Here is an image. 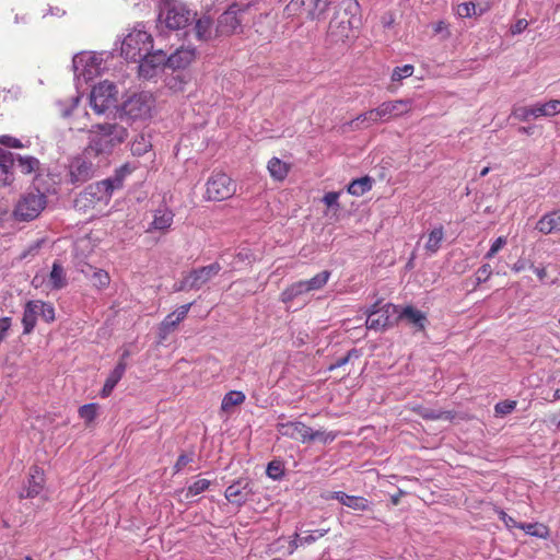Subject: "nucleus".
<instances>
[{
    "instance_id": "e433bc0d",
    "label": "nucleus",
    "mask_w": 560,
    "mask_h": 560,
    "mask_svg": "<svg viewBox=\"0 0 560 560\" xmlns=\"http://www.w3.org/2000/svg\"><path fill=\"white\" fill-rule=\"evenodd\" d=\"M330 271L328 270H324L317 275H315L313 278L308 279V280H301L305 287V290L307 293L312 292V291H318L320 289H323L329 278H330Z\"/></svg>"
},
{
    "instance_id": "7ed1b4c3",
    "label": "nucleus",
    "mask_w": 560,
    "mask_h": 560,
    "mask_svg": "<svg viewBox=\"0 0 560 560\" xmlns=\"http://www.w3.org/2000/svg\"><path fill=\"white\" fill-rule=\"evenodd\" d=\"M47 206V196L38 188H30L18 199L13 218L19 222H30L39 217Z\"/></svg>"
},
{
    "instance_id": "20e7f679",
    "label": "nucleus",
    "mask_w": 560,
    "mask_h": 560,
    "mask_svg": "<svg viewBox=\"0 0 560 560\" xmlns=\"http://www.w3.org/2000/svg\"><path fill=\"white\" fill-rule=\"evenodd\" d=\"M194 18L195 14L182 0H162L159 19L170 30L184 28Z\"/></svg>"
},
{
    "instance_id": "c03bdc74",
    "label": "nucleus",
    "mask_w": 560,
    "mask_h": 560,
    "mask_svg": "<svg viewBox=\"0 0 560 560\" xmlns=\"http://www.w3.org/2000/svg\"><path fill=\"white\" fill-rule=\"evenodd\" d=\"M328 532H329V528H326V529H319V530L312 532L308 535L303 536V537H299V535H295L298 540H294L292 542V546L298 547L299 545L300 546L310 545V544L316 541L317 538L324 537Z\"/></svg>"
},
{
    "instance_id": "412c9836",
    "label": "nucleus",
    "mask_w": 560,
    "mask_h": 560,
    "mask_svg": "<svg viewBox=\"0 0 560 560\" xmlns=\"http://www.w3.org/2000/svg\"><path fill=\"white\" fill-rule=\"evenodd\" d=\"M15 162L13 153L0 149V187L10 186L14 182V173L12 171Z\"/></svg>"
},
{
    "instance_id": "f3484780",
    "label": "nucleus",
    "mask_w": 560,
    "mask_h": 560,
    "mask_svg": "<svg viewBox=\"0 0 560 560\" xmlns=\"http://www.w3.org/2000/svg\"><path fill=\"white\" fill-rule=\"evenodd\" d=\"M45 487V474L38 466H32L30 468L27 482L23 490L20 492V498H35L37 497Z\"/></svg>"
},
{
    "instance_id": "5fc2aeb1",
    "label": "nucleus",
    "mask_w": 560,
    "mask_h": 560,
    "mask_svg": "<svg viewBox=\"0 0 560 560\" xmlns=\"http://www.w3.org/2000/svg\"><path fill=\"white\" fill-rule=\"evenodd\" d=\"M267 475L273 480L280 479L283 476V467L280 462L272 460L267 466Z\"/></svg>"
},
{
    "instance_id": "9b49d317",
    "label": "nucleus",
    "mask_w": 560,
    "mask_h": 560,
    "mask_svg": "<svg viewBox=\"0 0 560 560\" xmlns=\"http://www.w3.org/2000/svg\"><path fill=\"white\" fill-rule=\"evenodd\" d=\"M220 270L221 266L219 262L194 269L175 285V291L198 290L215 277Z\"/></svg>"
},
{
    "instance_id": "338daca9",
    "label": "nucleus",
    "mask_w": 560,
    "mask_h": 560,
    "mask_svg": "<svg viewBox=\"0 0 560 560\" xmlns=\"http://www.w3.org/2000/svg\"><path fill=\"white\" fill-rule=\"evenodd\" d=\"M131 171L129 170L128 165L121 166L116 174V178L112 179L114 182L115 188H118L122 184L124 176L126 174H129Z\"/></svg>"
},
{
    "instance_id": "f257e3e1",
    "label": "nucleus",
    "mask_w": 560,
    "mask_h": 560,
    "mask_svg": "<svg viewBox=\"0 0 560 560\" xmlns=\"http://www.w3.org/2000/svg\"><path fill=\"white\" fill-rule=\"evenodd\" d=\"M127 137V129L117 122L93 125L89 131V143L84 154L90 158L107 159Z\"/></svg>"
},
{
    "instance_id": "5701e85b",
    "label": "nucleus",
    "mask_w": 560,
    "mask_h": 560,
    "mask_svg": "<svg viewBox=\"0 0 560 560\" xmlns=\"http://www.w3.org/2000/svg\"><path fill=\"white\" fill-rule=\"evenodd\" d=\"M248 481L240 479L230 485L224 492L226 500L233 504L241 505L247 500L249 493Z\"/></svg>"
},
{
    "instance_id": "72a5a7b5",
    "label": "nucleus",
    "mask_w": 560,
    "mask_h": 560,
    "mask_svg": "<svg viewBox=\"0 0 560 560\" xmlns=\"http://www.w3.org/2000/svg\"><path fill=\"white\" fill-rule=\"evenodd\" d=\"M20 172L24 175L37 174L40 171V162L32 155H16L15 158Z\"/></svg>"
},
{
    "instance_id": "bf43d9fd",
    "label": "nucleus",
    "mask_w": 560,
    "mask_h": 560,
    "mask_svg": "<svg viewBox=\"0 0 560 560\" xmlns=\"http://www.w3.org/2000/svg\"><path fill=\"white\" fill-rule=\"evenodd\" d=\"M492 275V268L489 264L480 266L476 272L478 283L486 282Z\"/></svg>"
},
{
    "instance_id": "680f3d73",
    "label": "nucleus",
    "mask_w": 560,
    "mask_h": 560,
    "mask_svg": "<svg viewBox=\"0 0 560 560\" xmlns=\"http://www.w3.org/2000/svg\"><path fill=\"white\" fill-rule=\"evenodd\" d=\"M0 144L5 145L8 148H15V149H20V148L24 147L22 144L21 140H19L18 138L8 136V135L0 136Z\"/></svg>"
},
{
    "instance_id": "2eb2a0df",
    "label": "nucleus",
    "mask_w": 560,
    "mask_h": 560,
    "mask_svg": "<svg viewBox=\"0 0 560 560\" xmlns=\"http://www.w3.org/2000/svg\"><path fill=\"white\" fill-rule=\"evenodd\" d=\"M378 122L388 121L392 118L402 116L410 112V100H396L383 102L376 108H373Z\"/></svg>"
},
{
    "instance_id": "69168bd1",
    "label": "nucleus",
    "mask_w": 560,
    "mask_h": 560,
    "mask_svg": "<svg viewBox=\"0 0 560 560\" xmlns=\"http://www.w3.org/2000/svg\"><path fill=\"white\" fill-rule=\"evenodd\" d=\"M498 514H499L500 520L505 524L506 527H509V528H513V527L520 528V524L521 523H517L513 517L509 516L504 511L500 510L498 512Z\"/></svg>"
},
{
    "instance_id": "8fccbe9b",
    "label": "nucleus",
    "mask_w": 560,
    "mask_h": 560,
    "mask_svg": "<svg viewBox=\"0 0 560 560\" xmlns=\"http://www.w3.org/2000/svg\"><path fill=\"white\" fill-rule=\"evenodd\" d=\"M110 282V277L108 272L103 269H96L93 273V284L97 289H104L108 287Z\"/></svg>"
},
{
    "instance_id": "603ef678",
    "label": "nucleus",
    "mask_w": 560,
    "mask_h": 560,
    "mask_svg": "<svg viewBox=\"0 0 560 560\" xmlns=\"http://www.w3.org/2000/svg\"><path fill=\"white\" fill-rule=\"evenodd\" d=\"M311 436H312V442L319 441L323 444H328V443H331L337 438V433L326 432V431H322V430L313 431L311 429Z\"/></svg>"
},
{
    "instance_id": "13d9d810",
    "label": "nucleus",
    "mask_w": 560,
    "mask_h": 560,
    "mask_svg": "<svg viewBox=\"0 0 560 560\" xmlns=\"http://www.w3.org/2000/svg\"><path fill=\"white\" fill-rule=\"evenodd\" d=\"M194 460V453L189 454H180L173 467L174 474H178L180 470H183L184 467H186L188 464H190Z\"/></svg>"
},
{
    "instance_id": "a18cd8bd",
    "label": "nucleus",
    "mask_w": 560,
    "mask_h": 560,
    "mask_svg": "<svg viewBox=\"0 0 560 560\" xmlns=\"http://www.w3.org/2000/svg\"><path fill=\"white\" fill-rule=\"evenodd\" d=\"M210 486V481L207 479H199L190 485L185 493L186 499H190L206 491Z\"/></svg>"
},
{
    "instance_id": "0e129e2a",
    "label": "nucleus",
    "mask_w": 560,
    "mask_h": 560,
    "mask_svg": "<svg viewBox=\"0 0 560 560\" xmlns=\"http://www.w3.org/2000/svg\"><path fill=\"white\" fill-rule=\"evenodd\" d=\"M528 26V22L526 19L517 20L510 28L512 35H517L524 32Z\"/></svg>"
},
{
    "instance_id": "052dcab7",
    "label": "nucleus",
    "mask_w": 560,
    "mask_h": 560,
    "mask_svg": "<svg viewBox=\"0 0 560 560\" xmlns=\"http://www.w3.org/2000/svg\"><path fill=\"white\" fill-rule=\"evenodd\" d=\"M506 244V238L504 236L498 237L491 245L490 249L487 252L485 258L491 259L495 256V254Z\"/></svg>"
},
{
    "instance_id": "1a4fd4ad",
    "label": "nucleus",
    "mask_w": 560,
    "mask_h": 560,
    "mask_svg": "<svg viewBox=\"0 0 560 560\" xmlns=\"http://www.w3.org/2000/svg\"><path fill=\"white\" fill-rule=\"evenodd\" d=\"M245 13V7L237 3L230 5L218 19L217 33L225 36L242 33V22Z\"/></svg>"
},
{
    "instance_id": "7c9ffc66",
    "label": "nucleus",
    "mask_w": 560,
    "mask_h": 560,
    "mask_svg": "<svg viewBox=\"0 0 560 560\" xmlns=\"http://www.w3.org/2000/svg\"><path fill=\"white\" fill-rule=\"evenodd\" d=\"M126 370L124 368L122 363H117L114 370L109 373L107 376L104 386L101 390V397L107 398L112 395L115 386L118 384V382L122 378Z\"/></svg>"
},
{
    "instance_id": "f8f14e48",
    "label": "nucleus",
    "mask_w": 560,
    "mask_h": 560,
    "mask_svg": "<svg viewBox=\"0 0 560 560\" xmlns=\"http://www.w3.org/2000/svg\"><path fill=\"white\" fill-rule=\"evenodd\" d=\"M116 86L109 81L100 82L92 89L90 104L96 114L105 113L116 102Z\"/></svg>"
},
{
    "instance_id": "aec40b11",
    "label": "nucleus",
    "mask_w": 560,
    "mask_h": 560,
    "mask_svg": "<svg viewBox=\"0 0 560 560\" xmlns=\"http://www.w3.org/2000/svg\"><path fill=\"white\" fill-rule=\"evenodd\" d=\"M92 173V164L81 158L74 159L69 166V177L72 184L86 182Z\"/></svg>"
},
{
    "instance_id": "2f4dec72",
    "label": "nucleus",
    "mask_w": 560,
    "mask_h": 560,
    "mask_svg": "<svg viewBox=\"0 0 560 560\" xmlns=\"http://www.w3.org/2000/svg\"><path fill=\"white\" fill-rule=\"evenodd\" d=\"M305 287L303 282L296 281L291 284H289L279 295V300L285 304L290 305L293 301L301 298L302 295L306 294Z\"/></svg>"
},
{
    "instance_id": "3c124183",
    "label": "nucleus",
    "mask_w": 560,
    "mask_h": 560,
    "mask_svg": "<svg viewBox=\"0 0 560 560\" xmlns=\"http://www.w3.org/2000/svg\"><path fill=\"white\" fill-rule=\"evenodd\" d=\"M512 115L521 121H528L530 118H535L534 105L514 108Z\"/></svg>"
},
{
    "instance_id": "c85d7f7f",
    "label": "nucleus",
    "mask_w": 560,
    "mask_h": 560,
    "mask_svg": "<svg viewBox=\"0 0 560 560\" xmlns=\"http://www.w3.org/2000/svg\"><path fill=\"white\" fill-rule=\"evenodd\" d=\"M79 103H80V97L79 96L73 97L70 107L63 109L61 115L63 117L68 118V117H71L74 113L82 112V118L84 119V121L81 124V122H79V121L73 119L70 122V129H74V130H78V131H83L88 127L86 120L89 118V114H88L86 110L80 109Z\"/></svg>"
},
{
    "instance_id": "09e8293b",
    "label": "nucleus",
    "mask_w": 560,
    "mask_h": 560,
    "mask_svg": "<svg viewBox=\"0 0 560 560\" xmlns=\"http://www.w3.org/2000/svg\"><path fill=\"white\" fill-rule=\"evenodd\" d=\"M413 70H415V68L412 65H405L402 67H396L392 73V81L400 82L402 79L411 77L413 73Z\"/></svg>"
},
{
    "instance_id": "a211bd4d",
    "label": "nucleus",
    "mask_w": 560,
    "mask_h": 560,
    "mask_svg": "<svg viewBox=\"0 0 560 560\" xmlns=\"http://www.w3.org/2000/svg\"><path fill=\"white\" fill-rule=\"evenodd\" d=\"M191 305H192V303L180 305L176 311L168 314L161 322V324L159 326V337L161 339H166L167 336L173 330H175L177 325L186 318Z\"/></svg>"
},
{
    "instance_id": "f03ea898",
    "label": "nucleus",
    "mask_w": 560,
    "mask_h": 560,
    "mask_svg": "<svg viewBox=\"0 0 560 560\" xmlns=\"http://www.w3.org/2000/svg\"><path fill=\"white\" fill-rule=\"evenodd\" d=\"M360 25L359 3L343 0L329 22L327 39L334 45L348 44L357 38Z\"/></svg>"
},
{
    "instance_id": "39448f33",
    "label": "nucleus",
    "mask_w": 560,
    "mask_h": 560,
    "mask_svg": "<svg viewBox=\"0 0 560 560\" xmlns=\"http://www.w3.org/2000/svg\"><path fill=\"white\" fill-rule=\"evenodd\" d=\"M115 189L110 178L90 184L75 199L74 205L79 210L93 209L100 202L107 203Z\"/></svg>"
},
{
    "instance_id": "49530a36",
    "label": "nucleus",
    "mask_w": 560,
    "mask_h": 560,
    "mask_svg": "<svg viewBox=\"0 0 560 560\" xmlns=\"http://www.w3.org/2000/svg\"><path fill=\"white\" fill-rule=\"evenodd\" d=\"M412 411H415L421 418L427 419V420H438V419L443 418V416L446 413L443 411L424 408L422 406L412 407Z\"/></svg>"
},
{
    "instance_id": "6ab92c4d",
    "label": "nucleus",
    "mask_w": 560,
    "mask_h": 560,
    "mask_svg": "<svg viewBox=\"0 0 560 560\" xmlns=\"http://www.w3.org/2000/svg\"><path fill=\"white\" fill-rule=\"evenodd\" d=\"M196 59V50L191 47H180L175 52L166 56L167 67L177 70L185 69Z\"/></svg>"
},
{
    "instance_id": "864d4df0",
    "label": "nucleus",
    "mask_w": 560,
    "mask_h": 560,
    "mask_svg": "<svg viewBox=\"0 0 560 560\" xmlns=\"http://www.w3.org/2000/svg\"><path fill=\"white\" fill-rule=\"evenodd\" d=\"M516 404L517 402L515 400H503L498 402L494 406L495 415L505 416L508 413H511L515 409Z\"/></svg>"
},
{
    "instance_id": "423d86ee",
    "label": "nucleus",
    "mask_w": 560,
    "mask_h": 560,
    "mask_svg": "<svg viewBox=\"0 0 560 560\" xmlns=\"http://www.w3.org/2000/svg\"><path fill=\"white\" fill-rule=\"evenodd\" d=\"M152 36L145 31L130 32L121 43V56L126 60L138 62L151 48Z\"/></svg>"
},
{
    "instance_id": "ddd939ff",
    "label": "nucleus",
    "mask_w": 560,
    "mask_h": 560,
    "mask_svg": "<svg viewBox=\"0 0 560 560\" xmlns=\"http://www.w3.org/2000/svg\"><path fill=\"white\" fill-rule=\"evenodd\" d=\"M138 62L139 75L143 79H152L167 67L166 54L161 49L153 52L149 50Z\"/></svg>"
},
{
    "instance_id": "cd10ccee",
    "label": "nucleus",
    "mask_w": 560,
    "mask_h": 560,
    "mask_svg": "<svg viewBox=\"0 0 560 560\" xmlns=\"http://www.w3.org/2000/svg\"><path fill=\"white\" fill-rule=\"evenodd\" d=\"M536 229L544 234L560 232V211H552L542 215L538 220Z\"/></svg>"
},
{
    "instance_id": "4468645a",
    "label": "nucleus",
    "mask_w": 560,
    "mask_h": 560,
    "mask_svg": "<svg viewBox=\"0 0 560 560\" xmlns=\"http://www.w3.org/2000/svg\"><path fill=\"white\" fill-rule=\"evenodd\" d=\"M152 106V95L142 92L133 94L124 103V112L132 119H142L150 116Z\"/></svg>"
},
{
    "instance_id": "de8ad7c7",
    "label": "nucleus",
    "mask_w": 560,
    "mask_h": 560,
    "mask_svg": "<svg viewBox=\"0 0 560 560\" xmlns=\"http://www.w3.org/2000/svg\"><path fill=\"white\" fill-rule=\"evenodd\" d=\"M38 305H42V306H38L40 317L46 323H52L56 318L55 307L52 306V304L48 303V302H44L42 300H38Z\"/></svg>"
},
{
    "instance_id": "ea45409f",
    "label": "nucleus",
    "mask_w": 560,
    "mask_h": 560,
    "mask_svg": "<svg viewBox=\"0 0 560 560\" xmlns=\"http://www.w3.org/2000/svg\"><path fill=\"white\" fill-rule=\"evenodd\" d=\"M520 529L524 530L527 535L545 539L550 534L549 527L540 523H521Z\"/></svg>"
},
{
    "instance_id": "6e6d98bb",
    "label": "nucleus",
    "mask_w": 560,
    "mask_h": 560,
    "mask_svg": "<svg viewBox=\"0 0 560 560\" xmlns=\"http://www.w3.org/2000/svg\"><path fill=\"white\" fill-rule=\"evenodd\" d=\"M456 13L460 18H470L476 15V4L474 2H464L458 4Z\"/></svg>"
},
{
    "instance_id": "e2e57ef3",
    "label": "nucleus",
    "mask_w": 560,
    "mask_h": 560,
    "mask_svg": "<svg viewBox=\"0 0 560 560\" xmlns=\"http://www.w3.org/2000/svg\"><path fill=\"white\" fill-rule=\"evenodd\" d=\"M12 325L11 317H1L0 318V342H2L7 338V334L10 330Z\"/></svg>"
},
{
    "instance_id": "c756f323",
    "label": "nucleus",
    "mask_w": 560,
    "mask_h": 560,
    "mask_svg": "<svg viewBox=\"0 0 560 560\" xmlns=\"http://www.w3.org/2000/svg\"><path fill=\"white\" fill-rule=\"evenodd\" d=\"M267 168L273 180L283 182L290 173L291 165L275 156L269 160Z\"/></svg>"
},
{
    "instance_id": "dca6fc26",
    "label": "nucleus",
    "mask_w": 560,
    "mask_h": 560,
    "mask_svg": "<svg viewBox=\"0 0 560 560\" xmlns=\"http://www.w3.org/2000/svg\"><path fill=\"white\" fill-rule=\"evenodd\" d=\"M277 430L281 435L301 443L312 442L311 428L303 422L289 421L285 423H278Z\"/></svg>"
},
{
    "instance_id": "bb28decb",
    "label": "nucleus",
    "mask_w": 560,
    "mask_h": 560,
    "mask_svg": "<svg viewBox=\"0 0 560 560\" xmlns=\"http://www.w3.org/2000/svg\"><path fill=\"white\" fill-rule=\"evenodd\" d=\"M397 318L408 320V323L411 324L419 331H423L425 329V315L421 311L415 308L413 306H406L397 316Z\"/></svg>"
},
{
    "instance_id": "774afa93",
    "label": "nucleus",
    "mask_w": 560,
    "mask_h": 560,
    "mask_svg": "<svg viewBox=\"0 0 560 560\" xmlns=\"http://www.w3.org/2000/svg\"><path fill=\"white\" fill-rule=\"evenodd\" d=\"M338 199H339V192L330 191L324 196L323 201L325 202V205L327 207H332V206H338Z\"/></svg>"
},
{
    "instance_id": "4be33fe9",
    "label": "nucleus",
    "mask_w": 560,
    "mask_h": 560,
    "mask_svg": "<svg viewBox=\"0 0 560 560\" xmlns=\"http://www.w3.org/2000/svg\"><path fill=\"white\" fill-rule=\"evenodd\" d=\"M378 124L374 109H370L358 115L354 119L345 122L341 126L343 132L358 131Z\"/></svg>"
},
{
    "instance_id": "6e6552de",
    "label": "nucleus",
    "mask_w": 560,
    "mask_h": 560,
    "mask_svg": "<svg viewBox=\"0 0 560 560\" xmlns=\"http://www.w3.org/2000/svg\"><path fill=\"white\" fill-rule=\"evenodd\" d=\"M381 302L374 303L368 311L366 327L373 330H384L394 325V317L398 313V307L393 303H386L380 306Z\"/></svg>"
},
{
    "instance_id": "4c0bfd02",
    "label": "nucleus",
    "mask_w": 560,
    "mask_h": 560,
    "mask_svg": "<svg viewBox=\"0 0 560 560\" xmlns=\"http://www.w3.org/2000/svg\"><path fill=\"white\" fill-rule=\"evenodd\" d=\"M372 188V179L369 176L353 179L347 188V191L352 196H362Z\"/></svg>"
},
{
    "instance_id": "a19ab883",
    "label": "nucleus",
    "mask_w": 560,
    "mask_h": 560,
    "mask_svg": "<svg viewBox=\"0 0 560 560\" xmlns=\"http://www.w3.org/2000/svg\"><path fill=\"white\" fill-rule=\"evenodd\" d=\"M196 35L201 40H208L212 35V21L210 18L203 16L196 22Z\"/></svg>"
},
{
    "instance_id": "b1692460",
    "label": "nucleus",
    "mask_w": 560,
    "mask_h": 560,
    "mask_svg": "<svg viewBox=\"0 0 560 560\" xmlns=\"http://www.w3.org/2000/svg\"><path fill=\"white\" fill-rule=\"evenodd\" d=\"M173 222H174L173 211L168 208H160L154 211L153 220L150 223L148 231L149 232L160 231L162 233H165L170 230Z\"/></svg>"
},
{
    "instance_id": "9d476101",
    "label": "nucleus",
    "mask_w": 560,
    "mask_h": 560,
    "mask_svg": "<svg viewBox=\"0 0 560 560\" xmlns=\"http://www.w3.org/2000/svg\"><path fill=\"white\" fill-rule=\"evenodd\" d=\"M329 4L330 0H291L285 7V11L289 15L315 20L327 11Z\"/></svg>"
},
{
    "instance_id": "393cba45",
    "label": "nucleus",
    "mask_w": 560,
    "mask_h": 560,
    "mask_svg": "<svg viewBox=\"0 0 560 560\" xmlns=\"http://www.w3.org/2000/svg\"><path fill=\"white\" fill-rule=\"evenodd\" d=\"M38 306V300H31L26 302L22 316L24 335H28L34 330L37 323V318L38 316H40Z\"/></svg>"
},
{
    "instance_id": "4d7b16f0",
    "label": "nucleus",
    "mask_w": 560,
    "mask_h": 560,
    "mask_svg": "<svg viewBox=\"0 0 560 560\" xmlns=\"http://www.w3.org/2000/svg\"><path fill=\"white\" fill-rule=\"evenodd\" d=\"M359 351L357 349H351L345 357L337 359L335 363L330 364L329 370L332 371L337 368H341L346 365L352 358L359 359Z\"/></svg>"
},
{
    "instance_id": "f704fd0d",
    "label": "nucleus",
    "mask_w": 560,
    "mask_h": 560,
    "mask_svg": "<svg viewBox=\"0 0 560 560\" xmlns=\"http://www.w3.org/2000/svg\"><path fill=\"white\" fill-rule=\"evenodd\" d=\"M444 240V228L439 225L434 228L427 237V242L424 245L425 252L429 255H434L441 248L442 242Z\"/></svg>"
},
{
    "instance_id": "58836bf2",
    "label": "nucleus",
    "mask_w": 560,
    "mask_h": 560,
    "mask_svg": "<svg viewBox=\"0 0 560 560\" xmlns=\"http://www.w3.org/2000/svg\"><path fill=\"white\" fill-rule=\"evenodd\" d=\"M245 394L241 390H230L226 393L221 402V410L229 412L232 407L240 406L245 401Z\"/></svg>"
},
{
    "instance_id": "0eeeda50",
    "label": "nucleus",
    "mask_w": 560,
    "mask_h": 560,
    "mask_svg": "<svg viewBox=\"0 0 560 560\" xmlns=\"http://www.w3.org/2000/svg\"><path fill=\"white\" fill-rule=\"evenodd\" d=\"M236 192L235 182L223 172H213L206 183L205 198L210 201H223Z\"/></svg>"
},
{
    "instance_id": "37998d69",
    "label": "nucleus",
    "mask_w": 560,
    "mask_h": 560,
    "mask_svg": "<svg viewBox=\"0 0 560 560\" xmlns=\"http://www.w3.org/2000/svg\"><path fill=\"white\" fill-rule=\"evenodd\" d=\"M98 405L95 402L83 405L79 408L78 413L85 424H91L97 416Z\"/></svg>"
},
{
    "instance_id": "a878e982",
    "label": "nucleus",
    "mask_w": 560,
    "mask_h": 560,
    "mask_svg": "<svg viewBox=\"0 0 560 560\" xmlns=\"http://www.w3.org/2000/svg\"><path fill=\"white\" fill-rule=\"evenodd\" d=\"M330 498L338 500L342 505L355 511H366L370 506L368 499L363 497L349 495L342 491L332 492Z\"/></svg>"
},
{
    "instance_id": "79ce46f5",
    "label": "nucleus",
    "mask_w": 560,
    "mask_h": 560,
    "mask_svg": "<svg viewBox=\"0 0 560 560\" xmlns=\"http://www.w3.org/2000/svg\"><path fill=\"white\" fill-rule=\"evenodd\" d=\"M152 148L151 142L147 139L145 136L140 135L135 138L131 143V153L137 156H141L147 153Z\"/></svg>"
},
{
    "instance_id": "c9c22d12",
    "label": "nucleus",
    "mask_w": 560,
    "mask_h": 560,
    "mask_svg": "<svg viewBox=\"0 0 560 560\" xmlns=\"http://www.w3.org/2000/svg\"><path fill=\"white\" fill-rule=\"evenodd\" d=\"M535 118L538 117H551L560 114V100H551L547 103L534 104Z\"/></svg>"
},
{
    "instance_id": "473e14b6",
    "label": "nucleus",
    "mask_w": 560,
    "mask_h": 560,
    "mask_svg": "<svg viewBox=\"0 0 560 560\" xmlns=\"http://www.w3.org/2000/svg\"><path fill=\"white\" fill-rule=\"evenodd\" d=\"M67 277L63 267L58 261H55L48 277V287L51 290H60L67 285Z\"/></svg>"
}]
</instances>
